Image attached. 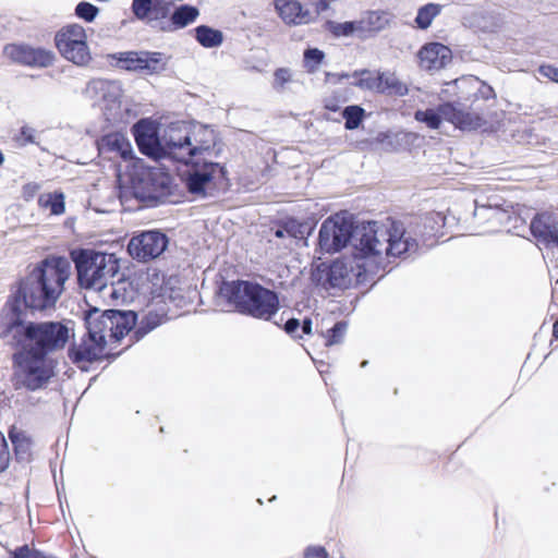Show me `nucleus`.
Here are the masks:
<instances>
[{
    "label": "nucleus",
    "instance_id": "obj_1",
    "mask_svg": "<svg viewBox=\"0 0 558 558\" xmlns=\"http://www.w3.org/2000/svg\"><path fill=\"white\" fill-rule=\"evenodd\" d=\"M404 232L398 226L391 231L376 221L354 228L351 218L343 215L328 217L320 226L318 245L324 253L341 251L353 240L355 259H372L380 265L384 255H400L415 248V243L405 240Z\"/></svg>",
    "mask_w": 558,
    "mask_h": 558
},
{
    "label": "nucleus",
    "instance_id": "obj_2",
    "mask_svg": "<svg viewBox=\"0 0 558 558\" xmlns=\"http://www.w3.org/2000/svg\"><path fill=\"white\" fill-rule=\"evenodd\" d=\"M11 311V322L5 332L12 333L13 345L22 348L13 355L14 373L13 386L15 390H35V324L25 326L27 310L35 308V295L28 293L26 282H21L19 289L7 304Z\"/></svg>",
    "mask_w": 558,
    "mask_h": 558
},
{
    "label": "nucleus",
    "instance_id": "obj_3",
    "mask_svg": "<svg viewBox=\"0 0 558 558\" xmlns=\"http://www.w3.org/2000/svg\"><path fill=\"white\" fill-rule=\"evenodd\" d=\"M218 294L236 313L259 320L270 322L280 310L278 293L251 280H223Z\"/></svg>",
    "mask_w": 558,
    "mask_h": 558
},
{
    "label": "nucleus",
    "instance_id": "obj_4",
    "mask_svg": "<svg viewBox=\"0 0 558 558\" xmlns=\"http://www.w3.org/2000/svg\"><path fill=\"white\" fill-rule=\"evenodd\" d=\"M71 275V263L64 256L49 255L37 264V312L54 310Z\"/></svg>",
    "mask_w": 558,
    "mask_h": 558
},
{
    "label": "nucleus",
    "instance_id": "obj_5",
    "mask_svg": "<svg viewBox=\"0 0 558 558\" xmlns=\"http://www.w3.org/2000/svg\"><path fill=\"white\" fill-rule=\"evenodd\" d=\"M77 272V282L84 289L102 290L118 272L119 266L113 254L80 248L71 252Z\"/></svg>",
    "mask_w": 558,
    "mask_h": 558
},
{
    "label": "nucleus",
    "instance_id": "obj_6",
    "mask_svg": "<svg viewBox=\"0 0 558 558\" xmlns=\"http://www.w3.org/2000/svg\"><path fill=\"white\" fill-rule=\"evenodd\" d=\"M84 319L86 332L107 345V335L119 341L135 327L137 315L133 311L92 307L85 313Z\"/></svg>",
    "mask_w": 558,
    "mask_h": 558
},
{
    "label": "nucleus",
    "instance_id": "obj_7",
    "mask_svg": "<svg viewBox=\"0 0 558 558\" xmlns=\"http://www.w3.org/2000/svg\"><path fill=\"white\" fill-rule=\"evenodd\" d=\"M173 187L172 177L162 168H143L131 177L133 196L148 207L171 202Z\"/></svg>",
    "mask_w": 558,
    "mask_h": 558
},
{
    "label": "nucleus",
    "instance_id": "obj_8",
    "mask_svg": "<svg viewBox=\"0 0 558 558\" xmlns=\"http://www.w3.org/2000/svg\"><path fill=\"white\" fill-rule=\"evenodd\" d=\"M183 162L187 169L182 173V180L187 192L196 197L205 198L211 195L216 181L226 180V167L211 158Z\"/></svg>",
    "mask_w": 558,
    "mask_h": 558
},
{
    "label": "nucleus",
    "instance_id": "obj_9",
    "mask_svg": "<svg viewBox=\"0 0 558 558\" xmlns=\"http://www.w3.org/2000/svg\"><path fill=\"white\" fill-rule=\"evenodd\" d=\"M414 119L433 130L438 129L442 120L461 130H476L484 122L480 114L463 110L459 105L452 102L441 104L436 109L416 110Z\"/></svg>",
    "mask_w": 558,
    "mask_h": 558
},
{
    "label": "nucleus",
    "instance_id": "obj_10",
    "mask_svg": "<svg viewBox=\"0 0 558 558\" xmlns=\"http://www.w3.org/2000/svg\"><path fill=\"white\" fill-rule=\"evenodd\" d=\"M85 28L80 24L64 26L56 36V43L61 54L78 66H86L90 60Z\"/></svg>",
    "mask_w": 558,
    "mask_h": 558
},
{
    "label": "nucleus",
    "instance_id": "obj_11",
    "mask_svg": "<svg viewBox=\"0 0 558 558\" xmlns=\"http://www.w3.org/2000/svg\"><path fill=\"white\" fill-rule=\"evenodd\" d=\"M444 216L440 213H427L417 219L414 222H411L409 229H404L402 223L392 222L387 230L391 231L395 227H399L404 232L405 240H410L415 243V248L408 251L400 255H384L385 258L389 257H410L418 251L421 241L423 244H427V241L434 238L437 232L444 227Z\"/></svg>",
    "mask_w": 558,
    "mask_h": 558
},
{
    "label": "nucleus",
    "instance_id": "obj_12",
    "mask_svg": "<svg viewBox=\"0 0 558 558\" xmlns=\"http://www.w3.org/2000/svg\"><path fill=\"white\" fill-rule=\"evenodd\" d=\"M117 65L123 70L155 74L166 69L165 54L159 51H123L111 54Z\"/></svg>",
    "mask_w": 558,
    "mask_h": 558
},
{
    "label": "nucleus",
    "instance_id": "obj_13",
    "mask_svg": "<svg viewBox=\"0 0 558 558\" xmlns=\"http://www.w3.org/2000/svg\"><path fill=\"white\" fill-rule=\"evenodd\" d=\"M168 236L158 230L144 231L133 236L128 245L130 255L140 262L159 257L168 247Z\"/></svg>",
    "mask_w": 558,
    "mask_h": 558
},
{
    "label": "nucleus",
    "instance_id": "obj_14",
    "mask_svg": "<svg viewBox=\"0 0 558 558\" xmlns=\"http://www.w3.org/2000/svg\"><path fill=\"white\" fill-rule=\"evenodd\" d=\"M190 148L191 159H209L215 160L221 151V145L217 141V134L214 129L198 122H190Z\"/></svg>",
    "mask_w": 558,
    "mask_h": 558
},
{
    "label": "nucleus",
    "instance_id": "obj_15",
    "mask_svg": "<svg viewBox=\"0 0 558 558\" xmlns=\"http://www.w3.org/2000/svg\"><path fill=\"white\" fill-rule=\"evenodd\" d=\"M70 338V329L61 322L37 323V360L62 350Z\"/></svg>",
    "mask_w": 558,
    "mask_h": 558
},
{
    "label": "nucleus",
    "instance_id": "obj_16",
    "mask_svg": "<svg viewBox=\"0 0 558 558\" xmlns=\"http://www.w3.org/2000/svg\"><path fill=\"white\" fill-rule=\"evenodd\" d=\"M190 130L191 124L186 121H177L168 125L162 135L166 156L180 162L190 160Z\"/></svg>",
    "mask_w": 558,
    "mask_h": 558
},
{
    "label": "nucleus",
    "instance_id": "obj_17",
    "mask_svg": "<svg viewBox=\"0 0 558 558\" xmlns=\"http://www.w3.org/2000/svg\"><path fill=\"white\" fill-rule=\"evenodd\" d=\"M105 349V343L90 337L89 333L86 332L80 343H72L70 345L68 356L81 371L87 372L89 364L104 357Z\"/></svg>",
    "mask_w": 558,
    "mask_h": 558
},
{
    "label": "nucleus",
    "instance_id": "obj_18",
    "mask_svg": "<svg viewBox=\"0 0 558 558\" xmlns=\"http://www.w3.org/2000/svg\"><path fill=\"white\" fill-rule=\"evenodd\" d=\"M133 135L140 151L148 157L161 158L166 156L162 137L159 138L158 132L153 122L147 119H141L133 125Z\"/></svg>",
    "mask_w": 558,
    "mask_h": 558
},
{
    "label": "nucleus",
    "instance_id": "obj_19",
    "mask_svg": "<svg viewBox=\"0 0 558 558\" xmlns=\"http://www.w3.org/2000/svg\"><path fill=\"white\" fill-rule=\"evenodd\" d=\"M198 15L199 11L196 7L181 4L175 8L171 14L169 13V20L159 17L149 19V26L160 32H174L195 22Z\"/></svg>",
    "mask_w": 558,
    "mask_h": 558
},
{
    "label": "nucleus",
    "instance_id": "obj_20",
    "mask_svg": "<svg viewBox=\"0 0 558 558\" xmlns=\"http://www.w3.org/2000/svg\"><path fill=\"white\" fill-rule=\"evenodd\" d=\"M352 267L343 260L337 259L323 269L318 268L317 280L329 288L345 289L351 284Z\"/></svg>",
    "mask_w": 558,
    "mask_h": 558
},
{
    "label": "nucleus",
    "instance_id": "obj_21",
    "mask_svg": "<svg viewBox=\"0 0 558 558\" xmlns=\"http://www.w3.org/2000/svg\"><path fill=\"white\" fill-rule=\"evenodd\" d=\"M274 7L287 25L308 24L314 20L311 11L304 9L298 0H274Z\"/></svg>",
    "mask_w": 558,
    "mask_h": 558
},
{
    "label": "nucleus",
    "instance_id": "obj_22",
    "mask_svg": "<svg viewBox=\"0 0 558 558\" xmlns=\"http://www.w3.org/2000/svg\"><path fill=\"white\" fill-rule=\"evenodd\" d=\"M420 64L425 70H438L451 61V50L440 43H429L418 51Z\"/></svg>",
    "mask_w": 558,
    "mask_h": 558
},
{
    "label": "nucleus",
    "instance_id": "obj_23",
    "mask_svg": "<svg viewBox=\"0 0 558 558\" xmlns=\"http://www.w3.org/2000/svg\"><path fill=\"white\" fill-rule=\"evenodd\" d=\"M474 217L488 223V231H495L510 219L508 210L500 207L498 202L489 199L487 204L475 202Z\"/></svg>",
    "mask_w": 558,
    "mask_h": 558
},
{
    "label": "nucleus",
    "instance_id": "obj_24",
    "mask_svg": "<svg viewBox=\"0 0 558 558\" xmlns=\"http://www.w3.org/2000/svg\"><path fill=\"white\" fill-rule=\"evenodd\" d=\"M171 2L167 0H133L132 12L140 21H146L149 25V19H168Z\"/></svg>",
    "mask_w": 558,
    "mask_h": 558
},
{
    "label": "nucleus",
    "instance_id": "obj_25",
    "mask_svg": "<svg viewBox=\"0 0 558 558\" xmlns=\"http://www.w3.org/2000/svg\"><path fill=\"white\" fill-rule=\"evenodd\" d=\"M8 436L13 446L16 459L31 461L33 448L31 429L26 428L22 422H19L10 427Z\"/></svg>",
    "mask_w": 558,
    "mask_h": 558
},
{
    "label": "nucleus",
    "instance_id": "obj_26",
    "mask_svg": "<svg viewBox=\"0 0 558 558\" xmlns=\"http://www.w3.org/2000/svg\"><path fill=\"white\" fill-rule=\"evenodd\" d=\"M532 234L542 242L558 246V216L541 214L531 221Z\"/></svg>",
    "mask_w": 558,
    "mask_h": 558
},
{
    "label": "nucleus",
    "instance_id": "obj_27",
    "mask_svg": "<svg viewBox=\"0 0 558 558\" xmlns=\"http://www.w3.org/2000/svg\"><path fill=\"white\" fill-rule=\"evenodd\" d=\"M84 93L87 97L116 104L122 95V88L118 81L95 78L87 83Z\"/></svg>",
    "mask_w": 558,
    "mask_h": 558
},
{
    "label": "nucleus",
    "instance_id": "obj_28",
    "mask_svg": "<svg viewBox=\"0 0 558 558\" xmlns=\"http://www.w3.org/2000/svg\"><path fill=\"white\" fill-rule=\"evenodd\" d=\"M330 77H335L336 82H341L343 78H354L351 83L352 85L379 94L380 86V75L379 72L376 74L372 73L369 70H361L354 71L352 74L349 73H340V74H327Z\"/></svg>",
    "mask_w": 558,
    "mask_h": 558
},
{
    "label": "nucleus",
    "instance_id": "obj_29",
    "mask_svg": "<svg viewBox=\"0 0 558 558\" xmlns=\"http://www.w3.org/2000/svg\"><path fill=\"white\" fill-rule=\"evenodd\" d=\"M392 20L393 14L390 12L369 11L364 19L360 20L361 26H363L361 32L379 33L387 28Z\"/></svg>",
    "mask_w": 558,
    "mask_h": 558
},
{
    "label": "nucleus",
    "instance_id": "obj_30",
    "mask_svg": "<svg viewBox=\"0 0 558 558\" xmlns=\"http://www.w3.org/2000/svg\"><path fill=\"white\" fill-rule=\"evenodd\" d=\"M380 86L379 94L387 96L402 97L409 93V88L405 83L400 81L395 73L391 72H379Z\"/></svg>",
    "mask_w": 558,
    "mask_h": 558
},
{
    "label": "nucleus",
    "instance_id": "obj_31",
    "mask_svg": "<svg viewBox=\"0 0 558 558\" xmlns=\"http://www.w3.org/2000/svg\"><path fill=\"white\" fill-rule=\"evenodd\" d=\"M101 145L109 151L117 153L124 160L132 156V146L130 142L120 133H111L106 135L101 141Z\"/></svg>",
    "mask_w": 558,
    "mask_h": 558
},
{
    "label": "nucleus",
    "instance_id": "obj_32",
    "mask_svg": "<svg viewBox=\"0 0 558 558\" xmlns=\"http://www.w3.org/2000/svg\"><path fill=\"white\" fill-rule=\"evenodd\" d=\"M3 53L15 63L23 65L35 63V50L28 46L9 44L3 48Z\"/></svg>",
    "mask_w": 558,
    "mask_h": 558
},
{
    "label": "nucleus",
    "instance_id": "obj_33",
    "mask_svg": "<svg viewBox=\"0 0 558 558\" xmlns=\"http://www.w3.org/2000/svg\"><path fill=\"white\" fill-rule=\"evenodd\" d=\"M194 32L196 40L205 48L219 47L223 41L222 32L210 26L199 25L194 28Z\"/></svg>",
    "mask_w": 558,
    "mask_h": 558
},
{
    "label": "nucleus",
    "instance_id": "obj_34",
    "mask_svg": "<svg viewBox=\"0 0 558 558\" xmlns=\"http://www.w3.org/2000/svg\"><path fill=\"white\" fill-rule=\"evenodd\" d=\"M37 204L43 209H48L51 215H62L65 210L64 194L62 192L43 193L37 199Z\"/></svg>",
    "mask_w": 558,
    "mask_h": 558
},
{
    "label": "nucleus",
    "instance_id": "obj_35",
    "mask_svg": "<svg viewBox=\"0 0 558 558\" xmlns=\"http://www.w3.org/2000/svg\"><path fill=\"white\" fill-rule=\"evenodd\" d=\"M441 5L438 3H427L417 11L415 23L418 28L426 29L430 26L433 20L440 14Z\"/></svg>",
    "mask_w": 558,
    "mask_h": 558
},
{
    "label": "nucleus",
    "instance_id": "obj_36",
    "mask_svg": "<svg viewBox=\"0 0 558 558\" xmlns=\"http://www.w3.org/2000/svg\"><path fill=\"white\" fill-rule=\"evenodd\" d=\"M326 28L336 37H348L355 32H361L363 26H361L360 21H349L343 23L327 21Z\"/></svg>",
    "mask_w": 558,
    "mask_h": 558
},
{
    "label": "nucleus",
    "instance_id": "obj_37",
    "mask_svg": "<svg viewBox=\"0 0 558 558\" xmlns=\"http://www.w3.org/2000/svg\"><path fill=\"white\" fill-rule=\"evenodd\" d=\"M341 114L342 118L345 120V130L351 131L357 129L361 125L365 117V110L359 105H350L343 108Z\"/></svg>",
    "mask_w": 558,
    "mask_h": 558
},
{
    "label": "nucleus",
    "instance_id": "obj_38",
    "mask_svg": "<svg viewBox=\"0 0 558 558\" xmlns=\"http://www.w3.org/2000/svg\"><path fill=\"white\" fill-rule=\"evenodd\" d=\"M57 361L53 359L39 357L37 360V389L41 388L51 377L56 375Z\"/></svg>",
    "mask_w": 558,
    "mask_h": 558
},
{
    "label": "nucleus",
    "instance_id": "obj_39",
    "mask_svg": "<svg viewBox=\"0 0 558 558\" xmlns=\"http://www.w3.org/2000/svg\"><path fill=\"white\" fill-rule=\"evenodd\" d=\"M161 324V316L157 313H148L145 315L140 324L137 325L134 337L136 340L142 339L145 337L148 332L154 330L156 327H158Z\"/></svg>",
    "mask_w": 558,
    "mask_h": 558
},
{
    "label": "nucleus",
    "instance_id": "obj_40",
    "mask_svg": "<svg viewBox=\"0 0 558 558\" xmlns=\"http://www.w3.org/2000/svg\"><path fill=\"white\" fill-rule=\"evenodd\" d=\"M303 57L304 66L306 68L307 72L314 73L318 69V65L323 62L325 53L318 48H307L304 51Z\"/></svg>",
    "mask_w": 558,
    "mask_h": 558
},
{
    "label": "nucleus",
    "instance_id": "obj_41",
    "mask_svg": "<svg viewBox=\"0 0 558 558\" xmlns=\"http://www.w3.org/2000/svg\"><path fill=\"white\" fill-rule=\"evenodd\" d=\"M294 82L293 73L288 68H279L274 73L272 88L278 93L287 89V84Z\"/></svg>",
    "mask_w": 558,
    "mask_h": 558
},
{
    "label": "nucleus",
    "instance_id": "obj_42",
    "mask_svg": "<svg viewBox=\"0 0 558 558\" xmlns=\"http://www.w3.org/2000/svg\"><path fill=\"white\" fill-rule=\"evenodd\" d=\"M348 329V323L344 320L337 322L332 328L327 331L326 345L330 347L333 344L341 343Z\"/></svg>",
    "mask_w": 558,
    "mask_h": 558
},
{
    "label": "nucleus",
    "instance_id": "obj_43",
    "mask_svg": "<svg viewBox=\"0 0 558 558\" xmlns=\"http://www.w3.org/2000/svg\"><path fill=\"white\" fill-rule=\"evenodd\" d=\"M99 13V9L87 1H81L75 8V15L85 22H93Z\"/></svg>",
    "mask_w": 558,
    "mask_h": 558
},
{
    "label": "nucleus",
    "instance_id": "obj_44",
    "mask_svg": "<svg viewBox=\"0 0 558 558\" xmlns=\"http://www.w3.org/2000/svg\"><path fill=\"white\" fill-rule=\"evenodd\" d=\"M10 451L4 435L0 430V473L5 471L10 463Z\"/></svg>",
    "mask_w": 558,
    "mask_h": 558
},
{
    "label": "nucleus",
    "instance_id": "obj_45",
    "mask_svg": "<svg viewBox=\"0 0 558 558\" xmlns=\"http://www.w3.org/2000/svg\"><path fill=\"white\" fill-rule=\"evenodd\" d=\"M54 58L53 52L37 48V66L47 68L53 63Z\"/></svg>",
    "mask_w": 558,
    "mask_h": 558
},
{
    "label": "nucleus",
    "instance_id": "obj_46",
    "mask_svg": "<svg viewBox=\"0 0 558 558\" xmlns=\"http://www.w3.org/2000/svg\"><path fill=\"white\" fill-rule=\"evenodd\" d=\"M14 141L17 146H25L29 143H33L34 135L33 130L31 128L23 126L17 135H15Z\"/></svg>",
    "mask_w": 558,
    "mask_h": 558
},
{
    "label": "nucleus",
    "instance_id": "obj_47",
    "mask_svg": "<svg viewBox=\"0 0 558 558\" xmlns=\"http://www.w3.org/2000/svg\"><path fill=\"white\" fill-rule=\"evenodd\" d=\"M304 558H328V553L323 546H308L304 550Z\"/></svg>",
    "mask_w": 558,
    "mask_h": 558
},
{
    "label": "nucleus",
    "instance_id": "obj_48",
    "mask_svg": "<svg viewBox=\"0 0 558 558\" xmlns=\"http://www.w3.org/2000/svg\"><path fill=\"white\" fill-rule=\"evenodd\" d=\"M9 558H35V554L29 549L28 545H23L14 550H10Z\"/></svg>",
    "mask_w": 558,
    "mask_h": 558
},
{
    "label": "nucleus",
    "instance_id": "obj_49",
    "mask_svg": "<svg viewBox=\"0 0 558 558\" xmlns=\"http://www.w3.org/2000/svg\"><path fill=\"white\" fill-rule=\"evenodd\" d=\"M299 328L300 320L298 318H289L283 326V329L288 335L294 338H302L301 336L296 335Z\"/></svg>",
    "mask_w": 558,
    "mask_h": 558
},
{
    "label": "nucleus",
    "instance_id": "obj_50",
    "mask_svg": "<svg viewBox=\"0 0 558 558\" xmlns=\"http://www.w3.org/2000/svg\"><path fill=\"white\" fill-rule=\"evenodd\" d=\"M539 73L553 82L558 83V68L553 65H541Z\"/></svg>",
    "mask_w": 558,
    "mask_h": 558
},
{
    "label": "nucleus",
    "instance_id": "obj_51",
    "mask_svg": "<svg viewBox=\"0 0 558 558\" xmlns=\"http://www.w3.org/2000/svg\"><path fill=\"white\" fill-rule=\"evenodd\" d=\"M325 109L337 112L340 110V100L336 96L327 97L324 99Z\"/></svg>",
    "mask_w": 558,
    "mask_h": 558
},
{
    "label": "nucleus",
    "instance_id": "obj_52",
    "mask_svg": "<svg viewBox=\"0 0 558 558\" xmlns=\"http://www.w3.org/2000/svg\"><path fill=\"white\" fill-rule=\"evenodd\" d=\"M300 328L304 335H311L313 331V323L312 319L306 317L300 323Z\"/></svg>",
    "mask_w": 558,
    "mask_h": 558
},
{
    "label": "nucleus",
    "instance_id": "obj_53",
    "mask_svg": "<svg viewBox=\"0 0 558 558\" xmlns=\"http://www.w3.org/2000/svg\"><path fill=\"white\" fill-rule=\"evenodd\" d=\"M480 93L484 99H489L495 96L494 89L489 85L484 84V83L482 84V87L480 88Z\"/></svg>",
    "mask_w": 558,
    "mask_h": 558
},
{
    "label": "nucleus",
    "instance_id": "obj_54",
    "mask_svg": "<svg viewBox=\"0 0 558 558\" xmlns=\"http://www.w3.org/2000/svg\"><path fill=\"white\" fill-rule=\"evenodd\" d=\"M329 2H327L326 0H318L316 3H315V12L316 14H320L323 12H325L328 8H329Z\"/></svg>",
    "mask_w": 558,
    "mask_h": 558
},
{
    "label": "nucleus",
    "instance_id": "obj_55",
    "mask_svg": "<svg viewBox=\"0 0 558 558\" xmlns=\"http://www.w3.org/2000/svg\"><path fill=\"white\" fill-rule=\"evenodd\" d=\"M286 233L292 234V228H290L289 226H286L284 228H278L275 231V235L277 238H283Z\"/></svg>",
    "mask_w": 558,
    "mask_h": 558
},
{
    "label": "nucleus",
    "instance_id": "obj_56",
    "mask_svg": "<svg viewBox=\"0 0 558 558\" xmlns=\"http://www.w3.org/2000/svg\"><path fill=\"white\" fill-rule=\"evenodd\" d=\"M23 195H24V198L26 201H29L33 197V195H34V187L32 185H29V184L25 185L24 186V191H23Z\"/></svg>",
    "mask_w": 558,
    "mask_h": 558
},
{
    "label": "nucleus",
    "instance_id": "obj_57",
    "mask_svg": "<svg viewBox=\"0 0 558 558\" xmlns=\"http://www.w3.org/2000/svg\"><path fill=\"white\" fill-rule=\"evenodd\" d=\"M110 296L113 298V299L118 298L116 289L111 288Z\"/></svg>",
    "mask_w": 558,
    "mask_h": 558
},
{
    "label": "nucleus",
    "instance_id": "obj_58",
    "mask_svg": "<svg viewBox=\"0 0 558 558\" xmlns=\"http://www.w3.org/2000/svg\"><path fill=\"white\" fill-rule=\"evenodd\" d=\"M367 363H368V361L364 360V361L361 363V367H365V366H367Z\"/></svg>",
    "mask_w": 558,
    "mask_h": 558
},
{
    "label": "nucleus",
    "instance_id": "obj_59",
    "mask_svg": "<svg viewBox=\"0 0 558 558\" xmlns=\"http://www.w3.org/2000/svg\"><path fill=\"white\" fill-rule=\"evenodd\" d=\"M357 267H366V264L365 263L363 265L357 264Z\"/></svg>",
    "mask_w": 558,
    "mask_h": 558
},
{
    "label": "nucleus",
    "instance_id": "obj_60",
    "mask_svg": "<svg viewBox=\"0 0 558 558\" xmlns=\"http://www.w3.org/2000/svg\"><path fill=\"white\" fill-rule=\"evenodd\" d=\"M556 284H558V279L556 280Z\"/></svg>",
    "mask_w": 558,
    "mask_h": 558
}]
</instances>
